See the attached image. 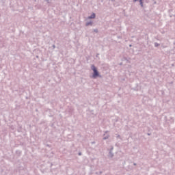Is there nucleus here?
<instances>
[{
  "instance_id": "nucleus-1",
  "label": "nucleus",
  "mask_w": 175,
  "mask_h": 175,
  "mask_svg": "<svg viewBox=\"0 0 175 175\" xmlns=\"http://www.w3.org/2000/svg\"><path fill=\"white\" fill-rule=\"evenodd\" d=\"M92 69L94 72L93 77L95 79V77H98L99 76V73L98 72V70H96V67L95 66H92Z\"/></svg>"
},
{
  "instance_id": "nucleus-2",
  "label": "nucleus",
  "mask_w": 175,
  "mask_h": 175,
  "mask_svg": "<svg viewBox=\"0 0 175 175\" xmlns=\"http://www.w3.org/2000/svg\"><path fill=\"white\" fill-rule=\"evenodd\" d=\"M88 18H95V14L93 13Z\"/></svg>"
},
{
  "instance_id": "nucleus-3",
  "label": "nucleus",
  "mask_w": 175,
  "mask_h": 175,
  "mask_svg": "<svg viewBox=\"0 0 175 175\" xmlns=\"http://www.w3.org/2000/svg\"><path fill=\"white\" fill-rule=\"evenodd\" d=\"M139 3L143 7V0H139Z\"/></svg>"
},
{
  "instance_id": "nucleus-4",
  "label": "nucleus",
  "mask_w": 175,
  "mask_h": 175,
  "mask_svg": "<svg viewBox=\"0 0 175 175\" xmlns=\"http://www.w3.org/2000/svg\"><path fill=\"white\" fill-rule=\"evenodd\" d=\"M86 25H87V26H88V25H92V23H91V22H90V23H86Z\"/></svg>"
},
{
  "instance_id": "nucleus-5",
  "label": "nucleus",
  "mask_w": 175,
  "mask_h": 175,
  "mask_svg": "<svg viewBox=\"0 0 175 175\" xmlns=\"http://www.w3.org/2000/svg\"><path fill=\"white\" fill-rule=\"evenodd\" d=\"M137 0H134V2H136Z\"/></svg>"
}]
</instances>
